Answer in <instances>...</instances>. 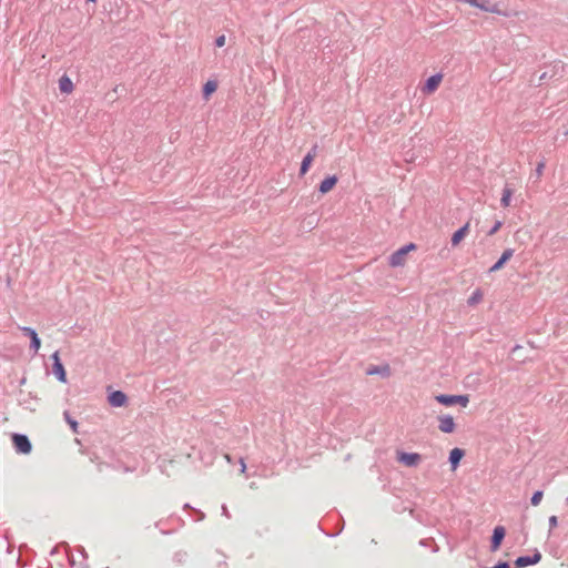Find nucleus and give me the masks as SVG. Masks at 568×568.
Wrapping results in <instances>:
<instances>
[{"label":"nucleus","instance_id":"obj_11","mask_svg":"<svg viewBox=\"0 0 568 568\" xmlns=\"http://www.w3.org/2000/svg\"><path fill=\"white\" fill-rule=\"evenodd\" d=\"M108 403L115 408L125 406L128 403V396L123 390H112L108 395Z\"/></svg>","mask_w":568,"mask_h":568},{"label":"nucleus","instance_id":"obj_48","mask_svg":"<svg viewBox=\"0 0 568 568\" xmlns=\"http://www.w3.org/2000/svg\"><path fill=\"white\" fill-rule=\"evenodd\" d=\"M23 384H26V378L24 377L20 381V385H23Z\"/></svg>","mask_w":568,"mask_h":568},{"label":"nucleus","instance_id":"obj_7","mask_svg":"<svg viewBox=\"0 0 568 568\" xmlns=\"http://www.w3.org/2000/svg\"><path fill=\"white\" fill-rule=\"evenodd\" d=\"M420 460L422 456L418 453L397 452V462L407 467H416Z\"/></svg>","mask_w":568,"mask_h":568},{"label":"nucleus","instance_id":"obj_20","mask_svg":"<svg viewBox=\"0 0 568 568\" xmlns=\"http://www.w3.org/2000/svg\"><path fill=\"white\" fill-rule=\"evenodd\" d=\"M514 194V190L506 185L503 190L501 199H500V205L503 207H508L510 205L511 196Z\"/></svg>","mask_w":568,"mask_h":568},{"label":"nucleus","instance_id":"obj_17","mask_svg":"<svg viewBox=\"0 0 568 568\" xmlns=\"http://www.w3.org/2000/svg\"><path fill=\"white\" fill-rule=\"evenodd\" d=\"M217 90V81L209 80L202 87V98L209 100L211 95Z\"/></svg>","mask_w":568,"mask_h":568},{"label":"nucleus","instance_id":"obj_28","mask_svg":"<svg viewBox=\"0 0 568 568\" xmlns=\"http://www.w3.org/2000/svg\"><path fill=\"white\" fill-rule=\"evenodd\" d=\"M542 496H544V491L542 490H536L532 493L531 497H530V504L532 506H538L542 499Z\"/></svg>","mask_w":568,"mask_h":568},{"label":"nucleus","instance_id":"obj_38","mask_svg":"<svg viewBox=\"0 0 568 568\" xmlns=\"http://www.w3.org/2000/svg\"><path fill=\"white\" fill-rule=\"evenodd\" d=\"M318 145L314 144L306 154H311L313 159L317 155Z\"/></svg>","mask_w":568,"mask_h":568},{"label":"nucleus","instance_id":"obj_19","mask_svg":"<svg viewBox=\"0 0 568 568\" xmlns=\"http://www.w3.org/2000/svg\"><path fill=\"white\" fill-rule=\"evenodd\" d=\"M515 250L514 248H506L499 258L496 261V267H504L505 264L514 256Z\"/></svg>","mask_w":568,"mask_h":568},{"label":"nucleus","instance_id":"obj_33","mask_svg":"<svg viewBox=\"0 0 568 568\" xmlns=\"http://www.w3.org/2000/svg\"><path fill=\"white\" fill-rule=\"evenodd\" d=\"M194 520L202 521L205 518V514L200 509H193Z\"/></svg>","mask_w":568,"mask_h":568},{"label":"nucleus","instance_id":"obj_35","mask_svg":"<svg viewBox=\"0 0 568 568\" xmlns=\"http://www.w3.org/2000/svg\"><path fill=\"white\" fill-rule=\"evenodd\" d=\"M548 523H549V534L551 532V530L557 527L558 525V518L557 516L552 515L549 517L548 519Z\"/></svg>","mask_w":568,"mask_h":568},{"label":"nucleus","instance_id":"obj_52","mask_svg":"<svg viewBox=\"0 0 568 568\" xmlns=\"http://www.w3.org/2000/svg\"><path fill=\"white\" fill-rule=\"evenodd\" d=\"M97 0H87V2H95Z\"/></svg>","mask_w":568,"mask_h":568},{"label":"nucleus","instance_id":"obj_39","mask_svg":"<svg viewBox=\"0 0 568 568\" xmlns=\"http://www.w3.org/2000/svg\"><path fill=\"white\" fill-rule=\"evenodd\" d=\"M222 515L227 517V518L231 517L230 511H229L226 505H222Z\"/></svg>","mask_w":568,"mask_h":568},{"label":"nucleus","instance_id":"obj_10","mask_svg":"<svg viewBox=\"0 0 568 568\" xmlns=\"http://www.w3.org/2000/svg\"><path fill=\"white\" fill-rule=\"evenodd\" d=\"M20 329L24 336L30 338V349H32L34 353H38L41 347V338L39 337L37 331L30 326H23Z\"/></svg>","mask_w":568,"mask_h":568},{"label":"nucleus","instance_id":"obj_1","mask_svg":"<svg viewBox=\"0 0 568 568\" xmlns=\"http://www.w3.org/2000/svg\"><path fill=\"white\" fill-rule=\"evenodd\" d=\"M417 245L413 242H409L399 248H397L395 252H393L388 257V263L393 267L404 266L406 262V256L409 252L416 251Z\"/></svg>","mask_w":568,"mask_h":568},{"label":"nucleus","instance_id":"obj_13","mask_svg":"<svg viewBox=\"0 0 568 568\" xmlns=\"http://www.w3.org/2000/svg\"><path fill=\"white\" fill-rule=\"evenodd\" d=\"M465 456V449L455 447L449 452L448 463L450 465V469L454 471L459 467L460 460Z\"/></svg>","mask_w":568,"mask_h":568},{"label":"nucleus","instance_id":"obj_40","mask_svg":"<svg viewBox=\"0 0 568 568\" xmlns=\"http://www.w3.org/2000/svg\"><path fill=\"white\" fill-rule=\"evenodd\" d=\"M77 566V568H89L88 559H82V561Z\"/></svg>","mask_w":568,"mask_h":568},{"label":"nucleus","instance_id":"obj_51","mask_svg":"<svg viewBox=\"0 0 568 568\" xmlns=\"http://www.w3.org/2000/svg\"><path fill=\"white\" fill-rule=\"evenodd\" d=\"M250 487L254 488L255 487V483H251Z\"/></svg>","mask_w":568,"mask_h":568},{"label":"nucleus","instance_id":"obj_47","mask_svg":"<svg viewBox=\"0 0 568 568\" xmlns=\"http://www.w3.org/2000/svg\"><path fill=\"white\" fill-rule=\"evenodd\" d=\"M17 565H18L19 567H21V558H20V557L17 559Z\"/></svg>","mask_w":568,"mask_h":568},{"label":"nucleus","instance_id":"obj_8","mask_svg":"<svg viewBox=\"0 0 568 568\" xmlns=\"http://www.w3.org/2000/svg\"><path fill=\"white\" fill-rule=\"evenodd\" d=\"M505 536L506 528L504 526L498 525L493 529V534L490 536V551L495 552L500 548Z\"/></svg>","mask_w":568,"mask_h":568},{"label":"nucleus","instance_id":"obj_6","mask_svg":"<svg viewBox=\"0 0 568 568\" xmlns=\"http://www.w3.org/2000/svg\"><path fill=\"white\" fill-rule=\"evenodd\" d=\"M51 359H52V373L54 374V376L57 377V379L61 383H67L68 379H67V372L64 369V366L61 362V358H60V355H59V352L55 351L52 355H51Z\"/></svg>","mask_w":568,"mask_h":568},{"label":"nucleus","instance_id":"obj_2","mask_svg":"<svg viewBox=\"0 0 568 568\" xmlns=\"http://www.w3.org/2000/svg\"><path fill=\"white\" fill-rule=\"evenodd\" d=\"M435 400L446 407L454 405L466 407L469 403V395L439 394L435 396Z\"/></svg>","mask_w":568,"mask_h":568},{"label":"nucleus","instance_id":"obj_21","mask_svg":"<svg viewBox=\"0 0 568 568\" xmlns=\"http://www.w3.org/2000/svg\"><path fill=\"white\" fill-rule=\"evenodd\" d=\"M314 159L311 154H305L300 166V175H305L312 166Z\"/></svg>","mask_w":568,"mask_h":568},{"label":"nucleus","instance_id":"obj_46","mask_svg":"<svg viewBox=\"0 0 568 568\" xmlns=\"http://www.w3.org/2000/svg\"><path fill=\"white\" fill-rule=\"evenodd\" d=\"M226 567V562H221L219 564L217 568H225Z\"/></svg>","mask_w":568,"mask_h":568},{"label":"nucleus","instance_id":"obj_24","mask_svg":"<svg viewBox=\"0 0 568 568\" xmlns=\"http://www.w3.org/2000/svg\"><path fill=\"white\" fill-rule=\"evenodd\" d=\"M63 417H64V420L68 423V425L70 426V428L72 429L73 433L78 434V427H79V423L71 417L70 413L68 410H65L63 413Z\"/></svg>","mask_w":568,"mask_h":568},{"label":"nucleus","instance_id":"obj_18","mask_svg":"<svg viewBox=\"0 0 568 568\" xmlns=\"http://www.w3.org/2000/svg\"><path fill=\"white\" fill-rule=\"evenodd\" d=\"M73 82L67 74H63L59 79V90L61 91V93L69 94L73 91Z\"/></svg>","mask_w":568,"mask_h":568},{"label":"nucleus","instance_id":"obj_53","mask_svg":"<svg viewBox=\"0 0 568 568\" xmlns=\"http://www.w3.org/2000/svg\"><path fill=\"white\" fill-rule=\"evenodd\" d=\"M566 503L568 504V497L566 498Z\"/></svg>","mask_w":568,"mask_h":568},{"label":"nucleus","instance_id":"obj_37","mask_svg":"<svg viewBox=\"0 0 568 568\" xmlns=\"http://www.w3.org/2000/svg\"><path fill=\"white\" fill-rule=\"evenodd\" d=\"M77 551L81 555L82 559H88V554H87L84 547L78 546Z\"/></svg>","mask_w":568,"mask_h":568},{"label":"nucleus","instance_id":"obj_14","mask_svg":"<svg viewBox=\"0 0 568 568\" xmlns=\"http://www.w3.org/2000/svg\"><path fill=\"white\" fill-rule=\"evenodd\" d=\"M365 373L366 375H379L383 378H387L390 376V366L388 364L369 365Z\"/></svg>","mask_w":568,"mask_h":568},{"label":"nucleus","instance_id":"obj_43","mask_svg":"<svg viewBox=\"0 0 568 568\" xmlns=\"http://www.w3.org/2000/svg\"><path fill=\"white\" fill-rule=\"evenodd\" d=\"M225 459L227 460V463L232 464L233 463V458L231 455L226 454L225 456Z\"/></svg>","mask_w":568,"mask_h":568},{"label":"nucleus","instance_id":"obj_16","mask_svg":"<svg viewBox=\"0 0 568 568\" xmlns=\"http://www.w3.org/2000/svg\"><path fill=\"white\" fill-rule=\"evenodd\" d=\"M469 233V223H465L458 230H456L450 239L452 246H457Z\"/></svg>","mask_w":568,"mask_h":568},{"label":"nucleus","instance_id":"obj_50","mask_svg":"<svg viewBox=\"0 0 568 568\" xmlns=\"http://www.w3.org/2000/svg\"><path fill=\"white\" fill-rule=\"evenodd\" d=\"M11 551H12V546H11V545H9V546H8V552H11Z\"/></svg>","mask_w":568,"mask_h":568},{"label":"nucleus","instance_id":"obj_36","mask_svg":"<svg viewBox=\"0 0 568 568\" xmlns=\"http://www.w3.org/2000/svg\"><path fill=\"white\" fill-rule=\"evenodd\" d=\"M239 463H240V466H241V467H240V473H241V474H245V473H246L247 467H246V464H245L244 459H243L242 457H240V458H239Z\"/></svg>","mask_w":568,"mask_h":568},{"label":"nucleus","instance_id":"obj_4","mask_svg":"<svg viewBox=\"0 0 568 568\" xmlns=\"http://www.w3.org/2000/svg\"><path fill=\"white\" fill-rule=\"evenodd\" d=\"M542 556L538 549H534L531 555L519 556L514 560L515 568H525L528 566L537 565Z\"/></svg>","mask_w":568,"mask_h":568},{"label":"nucleus","instance_id":"obj_26","mask_svg":"<svg viewBox=\"0 0 568 568\" xmlns=\"http://www.w3.org/2000/svg\"><path fill=\"white\" fill-rule=\"evenodd\" d=\"M59 546L65 548V552H67V557H68L70 567L77 568L78 566H77L75 559H74L73 555L71 554L70 546L68 545V542L63 541Z\"/></svg>","mask_w":568,"mask_h":568},{"label":"nucleus","instance_id":"obj_32","mask_svg":"<svg viewBox=\"0 0 568 568\" xmlns=\"http://www.w3.org/2000/svg\"><path fill=\"white\" fill-rule=\"evenodd\" d=\"M503 225V222L501 221H496L494 223V225L490 227V230L488 231V235H494L495 233L498 232V230Z\"/></svg>","mask_w":568,"mask_h":568},{"label":"nucleus","instance_id":"obj_34","mask_svg":"<svg viewBox=\"0 0 568 568\" xmlns=\"http://www.w3.org/2000/svg\"><path fill=\"white\" fill-rule=\"evenodd\" d=\"M225 36L224 34H221V36H217L214 40V44L215 47L217 48H222L224 44H225Z\"/></svg>","mask_w":568,"mask_h":568},{"label":"nucleus","instance_id":"obj_23","mask_svg":"<svg viewBox=\"0 0 568 568\" xmlns=\"http://www.w3.org/2000/svg\"><path fill=\"white\" fill-rule=\"evenodd\" d=\"M483 300V293L479 288H476L467 300L469 306L478 304Z\"/></svg>","mask_w":568,"mask_h":568},{"label":"nucleus","instance_id":"obj_5","mask_svg":"<svg viewBox=\"0 0 568 568\" xmlns=\"http://www.w3.org/2000/svg\"><path fill=\"white\" fill-rule=\"evenodd\" d=\"M18 402L21 407L33 413L37 410L39 398L32 393L20 390Z\"/></svg>","mask_w":568,"mask_h":568},{"label":"nucleus","instance_id":"obj_29","mask_svg":"<svg viewBox=\"0 0 568 568\" xmlns=\"http://www.w3.org/2000/svg\"><path fill=\"white\" fill-rule=\"evenodd\" d=\"M187 558V552L183 550H179L173 556V561L176 564H184Z\"/></svg>","mask_w":568,"mask_h":568},{"label":"nucleus","instance_id":"obj_31","mask_svg":"<svg viewBox=\"0 0 568 568\" xmlns=\"http://www.w3.org/2000/svg\"><path fill=\"white\" fill-rule=\"evenodd\" d=\"M544 169H545V163L541 161L537 164V166L535 169L536 180H538L541 176Z\"/></svg>","mask_w":568,"mask_h":568},{"label":"nucleus","instance_id":"obj_27","mask_svg":"<svg viewBox=\"0 0 568 568\" xmlns=\"http://www.w3.org/2000/svg\"><path fill=\"white\" fill-rule=\"evenodd\" d=\"M557 74L556 67H554V70L551 72L545 71L539 75V85H541L544 82L552 79Z\"/></svg>","mask_w":568,"mask_h":568},{"label":"nucleus","instance_id":"obj_22","mask_svg":"<svg viewBox=\"0 0 568 568\" xmlns=\"http://www.w3.org/2000/svg\"><path fill=\"white\" fill-rule=\"evenodd\" d=\"M419 545L424 548H429L432 552H437L439 550L438 545L433 538H423L419 540Z\"/></svg>","mask_w":568,"mask_h":568},{"label":"nucleus","instance_id":"obj_3","mask_svg":"<svg viewBox=\"0 0 568 568\" xmlns=\"http://www.w3.org/2000/svg\"><path fill=\"white\" fill-rule=\"evenodd\" d=\"M11 442L17 454L28 455L32 450V443L24 434L13 433L11 435Z\"/></svg>","mask_w":568,"mask_h":568},{"label":"nucleus","instance_id":"obj_12","mask_svg":"<svg viewBox=\"0 0 568 568\" xmlns=\"http://www.w3.org/2000/svg\"><path fill=\"white\" fill-rule=\"evenodd\" d=\"M438 429L445 434H452L456 429V423L452 415H439L438 416Z\"/></svg>","mask_w":568,"mask_h":568},{"label":"nucleus","instance_id":"obj_42","mask_svg":"<svg viewBox=\"0 0 568 568\" xmlns=\"http://www.w3.org/2000/svg\"><path fill=\"white\" fill-rule=\"evenodd\" d=\"M183 509L184 510H190L192 514H193V509H195L194 507H192L189 503H185L183 505Z\"/></svg>","mask_w":568,"mask_h":568},{"label":"nucleus","instance_id":"obj_9","mask_svg":"<svg viewBox=\"0 0 568 568\" xmlns=\"http://www.w3.org/2000/svg\"><path fill=\"white\" fill-rule=\"evenodd\" d=\"M442 80H443V74L440 72L428 77L422 87V92L424 94L434 93L438 89L439 84L442 83Z\"/></svg>","mask_w":568,"mask_h":568},{"label":"nucleus","instance_id":"obj_49","mask_svg":"<svg viewBox=\"0 0 568 568\" xmlns=\"http://www.w3.org/2000/svg\"><path fill=\"white\" fill-rule=\"evenodd\" d=\"M176 520L181 524H184V521L182 520V518L178 517Z\"/></svg>","mask_w":568,"mask_h":568},{"label":"nucleus","instance_id":"obj_41","mask_svg":"<svg viewBox=\"0 0 568 568\" xmlns=\"http://www.w3.org/2000/svg\"><path fill=\"white\" fill-rule=\"evenodd\" d=\"M499 270H501V267H496V262L490 266V268L488 270V273H495V272H498Z\"/></svg>","mask_w":568,"mask_h":568},{"label":"nucleus","instance_id":"obj_30","mask_svg":"<svg viewBox=\"0 0 568 568\" xmlns=\"http://www.w3.org/2000/svg\"><path fill=\"white\" fill-rule=\"evenodd\" d=\"M484 12H490V13H500L498 6L496 3H489L487 1L486 7L484 8Z\"/></svg>","mask_w":568,"mask_h":568},{"label":"nucleus","instance_id":"obj_44","mask_svg":"<svg viewBox=\"0 0 568 568\" xmlns=\"http://www.w3.org/2000/svg\"><path fill=\"white\" fill-rule=\"evenodd\" d=\"M343 527L336 531V532H333V534H327L328 537H336L337 535H339V532L342 531Z\"/></svg>","mask_w":568,"mask_h":568},{"label":"nucleus","instance_id":"obj_15","mask_svg":"<svg viewBox=\"0 0 568 568\" xmlns=\"http://www.w3.org/2000/svg\"><path fill=\"white\" fill-rule=\"evenodd\" d=\"M337 182L338 178L335 174L327 175L324 180L321 181V183L317 186V190L321 194H326L331 190H333Z\"/></svg>","mask_w":568,"mask_h":568},{"label":"nucleus","instance_id":"obj_25","mask_svg":"<svg viewBox=\"0 0 568 568\" xmlns=\"http://www.w3.org/2000/svg\"><path fill=\"white\" fill-rule=\"evenodd\" d=\"M457 2L468 3L471 7L478 8L484 11L487 0H456Z\"/></svg>","mask_w":568,"mask_h":568},{"label":"nucleus","instance_id":"obj_45","mask_svg":"<svg viewBox=\"0 0 568 568\" xmlns=\"http://www.w3.org/2000/svg\"><path fill=\"white\" fill-rule=\"evenodd\" d=\"M57 548H58V546H57V547H54V548L50 551V555H51V556H53L54 554H57Z\"/></svg>","mask_w":568,"mask_h":568}]
</instances>
